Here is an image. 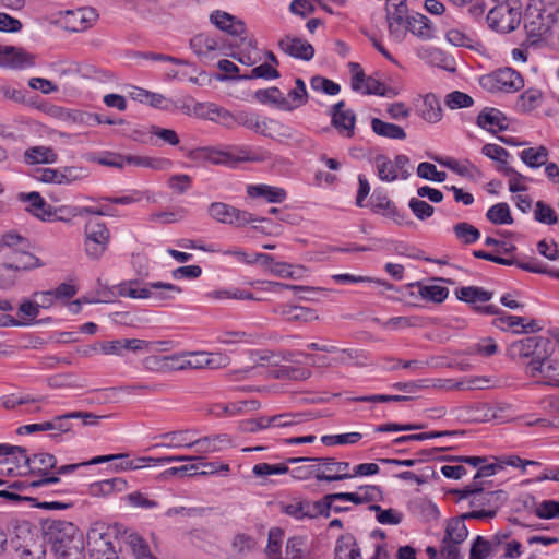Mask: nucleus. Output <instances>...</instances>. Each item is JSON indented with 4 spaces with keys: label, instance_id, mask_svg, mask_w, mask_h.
I'll return each instance as SVG.
<instances>
[{
    "label": "nucleus",
    "instance_id": "f257e3e1",
    "mask_svg": "<svg viewBox=\"0 0 559 559\" xmlns=\"http://www.w3.org/2000/svg\"><path fill=\"white\" fill-rule=\"evenodd\" d=\"M526 45H545L559 50V7L548 0L526 5Z\"/></svg>",
    "mask_w": 559,
    "mask_h": 559
},
{
    "label": "nucleus",
    "instance_id": "f03ea898",
    "mask_svg": "<svg viewBox=\"0 0 559 559\" xmlns=\"http://www.w3.org/2000/svg\"><path fill=\"white\" fill-rule=\"evenodd\" d=\"M554 344L547 333L526 336V376L536 382L552 385L559 365L551 359Z\"/></svg>",
    "mask_w": 559,
    "mask_h": 559
},
{
    "label": "nucleus",
    "instance_id": "7ed1b4c3",
    "mask_svg": "<svg viewBox=\"0 0 559 559\" xmlns=\"http://www.w3.org/2000/svg\"><path fill=\"white\" fill-rule=\"evenodd\" d=\"M370 163L378 178L383 182L407 180L411 176V162L404 154H397L394 159L384 154H378L370 159Z\"/></svg>",
    "mask_w": 559,
    "mask_h": 559
},
{
    "label": "nucleus",
    "instance_id": "20e7f679",
    "mask_svg": "<svg viewBox=\"0 0 559 559\" xmlns=\"http://www.w3.org/2000/svg\"><path fill=\"white\" fill-rule=\"evenodd\" d=\"M44 533L53 552L70 548L75 542H84L83 534L72 523L66 520H52L45 523Z\"/></svg>",
    "mask_w": 559,
    "mask_h": 559
},
{
    "label": "nucleus",
    "instance_id": "39448f33",
    "mask_svg": "<svg viewBox=\"0 0 559 559\" xmlns=\"http://www.w3.org/2000/svg\"><path fill=\"white\" fill-rule=\"evenodd\" d=\"M84 234V246L87 257L93 260H98L104 254L109 243V229L105 223L90 219L85 224Z\"/></svg>",
    "mask_w": 559,
    "mask_h": 559
},
{
    "label": "nucleus",
    "instance_id": "423d86ee",
    "mask_svg": "<svg viewBox=\"0 0 559 559\" xmlns=\"http://www.w3.org/2000/svg\"><path fill=\"white\" fill-rule=\"evenodd\" d=\"M480 84L491 92L513 93L523 86L524 80L514 69L502 68L481 76Z\"/></svg>",
    "mask_w": 559,
    "mask_h": 559
},
{
    "label": "nucleus",
    "instance_id": "0eeeda50",
    "mask_svg": "<svg viewBox=\"0 0 559 559\" xmlns=\"http://www.w3.org/2000/svg\"><path fill=\"white\" fill-rule=\"evenodd\" d=\"M522 21L521 7H512L500 2L487 14V22L490 28L500 33H510L514 31Z\"/></svg>",
    "mask_w": 559,
    "mask_h": 559
},
{
    "label": "nucleus",
    "instance_id": "6e6552de",
    "mask_svg": "<svg viewBox=\"0 0 559 559\" xmlns=\"http://www.w3.org/2000/svg\"><path fill=\"white\" fill-rule=\"evenodd\" d=\"M207 214L218 223L235 225L237 227L262 221L247 211L236 209L224 202L211 203L207 209Z\"/></svg>",
    "mask_w": 559,
    "mask_h": 559
},
{
    "label": "nucleus",
    "instance_id": "1a4fd4ad",
    "mask_svg": "<svg viewBox=\"0 0 559 559\" xmlns=\"http://www.w3.org/2000/svg\"><path fill=\"white\" fill-rule=\"evenodd\" d=\"M87 176L82 167L68 166L62 168H44L37 170L36 178L45 183L71 185Z\"/></svg>",
    "mask_w": 559,
    "mask_h": 559
},
{
    "label": "nucleus",
    "instance_id": "9d476101",
    "mask_svg": "<svg viewBox=\"0 0 559 559\" xmlns=\"http://www.w3.org/2000/svg\"><path fill=\"white\" fill-rule=\"evenodd\" d=\"M352 73V88L366 95L388 96V87L372 76H366L360 64L356 62L349 63Z\"/></svg>",
    "mask_w": 559,
    "mask_h": 559
},
{
    "label": "nucleus",
    "instance_id": "9b49d317",
    "mask_svg": "<svg viewBox=\"0 0 559 559\" xmlns=\"http://www.w3.org/2000/svg\"><path fill=\"white\" fill-rule=\"evenodd\" d=\"M312 462H318L319 466L317 480L337 481L352 478V466L348 462H338L333 457H316Z\"/></svg>",
    "mask_w": 559,
    "mask_h": 559
},
{
    "label": "nucleus",
    "instance_id": "f8f14e48",
    "mask_svg": "<svg viewBox=\"0 0 559 559\" xmlns=\"http://www.w3.org/2000/svg\"><path fill=\"white\" fill-rule=\"evenodd\" d=\"M86 543L92 559H110V557L117 555L109 535L102 528H90L86 534Z\"/></svg>",
    "mask_w": 559,
    "mask_h": 559
},
{
    "label": "nucleus",
    "instance_id": "ddd939ff",
    "mask_svg": "<svg viewBox=\"0 0 559 559\" xmlns=\"http://www.w3.org/2000/svg\"><path fill=\"white\" fill-rule=\"evenodd\" d=\"M98 15L92 8L68 10L61 16V23L69 32H84L97 20Z\"/></svg>",
    "mask_w": 559,
    "mask_h": 559
},
{
    "label": "nucleus",
    "instance_id": "4468645a",
    "mask_svg": "<svg viewBox=\"0 0 559 559\" xmlns=\"http://www.w3.org/2000/svg\"><path fill=\"white\" fill-rule=\"evenodd\" d=\"M17 200L26 203L25 211L40 221L46 222L55 219L53 207L48 204L38 192H20Z\"/></svg>",
    "mask_w": 559,
    "mask_h": 559
},
{
    "label": "nucleus",
    "instance_id": "2eb2a0df",
    "mask_svg": "<svg viewBox=\"0 0 559 559\" xmlns=\"http://www.w3.org/2000/svg\"><path fill=\"white\" fill-rule=\"evenodd\" d=\"M394 12L389 10V36L395 43H402L406 34L408 32L407 17H405V13L407 11V7L405 2L393 3Z\"/></svg>",
    "mask_w": 559,
    "mask_h": 559
},
{
    "label": "nucleus",
    "instance_id": "dca6fc26",
    "mask_svg": "<svg viewBox=\"0 0 559 559\" xmlns=\"http://www.w3.org/2000/svg\"><path fill=\"white\" fill-rule=\"evenodd\" d=\"M280 49L296 59H301L309 61L314 56V48L307 40L295 37V36H285L278 41Z\"/></svg>",
    "mask_w": 559,
    "mask_h": 559
},
{
    "label": "nucleus",
    "instance_id": "f3484780",
    "mask_svg": "<svg viewBox=\"0 0 559 559\" xmlns=\"http://www.w3.org/2000/svg\"><path fill=\"white\" fill-rule=\"evenodd\" d=\"M332 123L343 136L352 138L354 135L356 116L353 110L345 109L343 100L336 103L332 108Z\"/></svg>",
    "mask_w": 559,
    "mask_h": 559
},
{
    "label": "nucleus",
    "instance_id": "a211bd4d",
    "mask_svg": "<svg viewBox=\"0 0 559 559\" xmlns=\"http://www.w3.org/2000/svg\"><path fill=\"white\" fill-rule=\"evenodd\" d=\"M370 206L374 213L390 217L397 224H401L404 219V214L401 213L388 195L379 189L373 191L370 199Z\"/></svg>",
    "mask_w": 559,
    "mask_h": 559
},
{
    "label": "nucleus",
    "instance_id": "6ab92c4d",
    "mask_svg": "<svg viewBox=\"0 0 559 559\" xmlns=\"http://www.w3.org/2000/svg\"><path fill=\"white\" fill-rule=\"evenodd\" d=\"M228 148L231 155L233 167L239 163H260L270 158V153L261 147L228 145Z\"/></svg>",
    "mask_w": 559,
    "mask_h": 559
},
{
    "label": "nucleus",
    "instance_id": "aec40b11",
    "mask_svg": "<svg viewBox=\"0 0 559 559\" xmlns=\"http://www.w3.org/2000/svg\"><path fill=\"white\" fill-rule=\"evenodd\" d=\"M417 115L428 123H438L441 121L443 112L439 98L432 93L421 97L420 104L416 108Z\"/></svg>",
    "mask_w": 559,
    "mask_h": 559
},
{
    "label": "nucleus",
    "instance_id": "412c9836",
    "mask_svg": "<svg viewBox=\"0 0 559 559\" xmlns=\"http://www.w3.org/2000/svg\"><path fill=\"white\" fill-rule=\"evenodd\" d=\"M210 20L218 29L231 36H240L246 31L245 23L241 20L224 11L213 12Z\"/></svg>",
    "mask_w": 559,
    "mask_h": 559
},
{
    "label": "nucleus",
    "instance_id": "4be33fe9",
    "mask_svg": "<svg viewBox=\"0 0 559 559\" xmlns=\"http://www.w3.org/2000/svg\"><path fill=\"white\" fill-rule=\"evenodd\" d=\"M260 407V403L255 400H245L230 403H217L211 407L214 416H237L248 411H255Z\"/></svg>",
    "mask_w": 559,
    "mask_h": 559
},
{
    "label": "nucleus",
    "instance_id": "5701e85b",
    "mask_svg": "<svg viewBox=\"0 0 559 559\" xmlns=\"http://www.w3.org/2000/svg\"><path fill=\"white\" fill-rule=\"evenodd\" d=\"M229 443L230 440L226 435L195 438L194 433L192 438V448H194L195 452L201 455L219 452L227 448Z\"/></svg>",
    "mask_w": 559,
    "mask_h": 559
},
{
    "label": "nucleus",
    "instance_id": "b1692460",
    "mask_svg": "<svg viewBox=\"0 0 559 559\" xmlns=\"http://www.w3.org/2000/svg\"><path fill=\"white\" fill-rule=\"evenodd\" d=\"M499 555V534L490 539L477 536L471 547L469 559H488Z\"/></svg>",
    "mask_w": 559,
    "mask_h": 559
},
{
    "label": "nucleus",
    "instance_id": "393cba45",
    "mask_svg": "<svg viewBox=\"0 0 559 559\" xmlns=\"http://www.w3.org/2000/svg\"><path fill=\"white\" fill-rule=\"evenodd\" d=\"M260 340V334L247 331L222 330L216 335V343L226 346L257 344Z\"/></svg>",
    "mask_w": 559,
    "mask_h": 559
},
{
    "label": "nucleus",
    "instance_id": "a878e982",
    "mask_svg": "<svg viewBox=\"0 0 559 559\" xmlns=\"http://www.w3.org/2000/svg\"><path fill=\"white\" fill-rule=\"evenodd\" d=\"M3 62L13 69H28L35 66V56L22 48L5 47L3 50Z\"/></svg>",
    "mask_w": 559,
    "mask_h": 559
},
{
    "label": "nucleus",
    "instance_id": "bb28decb",
    "mask_svg": "<svg viewBox=\"0 0 559 559\" xmlns=\"http://www.w3.org/2000/svg\"><path fill=\"white\" fill-rule=\"evenodd\" d=\"M247 194L250 198H263L269 203H282L287 198V192L285 189L264 183L248 185Z\"/></svg>",
    "mask_w": 559,
    "mask_h": 559
},
{
    "label": "nucleus",
    "instance_id": "cd10ccee",
    "mask_svg": "<svg viewBox=\"0 0 559 559\" xmlns=\"http://www.w3.org/2000/svg\"><path fill=\"white\" fill-rule=\"evenodd\" d=\"M486 311L488 313H496L498 317H496L492 320V324L500 329L501 331H510L513 334H521L524 332V320L521 317L511 316L507 312H499L498 310H495L493 306L486 307Z\"/></svg>",
    "mask_w": 559,
    "mask_h": 559
},
{
    "label": "nucleus",
    "instance_id": "c85d7f7f",
    "mask_svg": "<svg viewBox=\"0 0 559 559\" xmlns=\"http://www.w3.org/2000/svg\"><path fill=\"white\" fill-rule=\"evenodd\" d=\"M23 464L28 467L31 473H38L44 476L48 472L56 467L57 460L52 454L49 453H37L33 456L27 455V451L23 455Z\"/></svg>",
    "mask_w": 559,
    "mask_h": 559
},
{
    "label": "nucleus",
    "instance_id": "c756f323",
    "mask_svg": "<svg viewBox=\"0 0 559 559\" xmlns=\"http://www.w3.org/2000/svg\"><path fill=\"white\" fill-rule=\"evenodd\" d=\"M504 121L506 118L502 112L496 108L486 107L477 117L478 127L490 133H497L498 131L506 129L507 126Z\"/></svg>",
    "mask_w": 559,
    "mask_h": 559
},
{
    "label": "nucleus",
    "instance_id": "7c9ffc66",
    "mask_svg": "<svg viewBox=\"0 0 559 559\" xmlns=\"http://www.w3.org/2000/svg\"><path fill=\"white\" fill-rule=\"evenodd\" d=\"M194 431L192 430H176L159 436L160 442L155 447L167 449H182L192 448V438Z\"/></svg>",
    "mask_w": 559,
    "mask_h": 559
},
{
    "label": "nucleus",
    "instance_id": "2f4dec72",
    "mask_svg": "<svg viewBox=\"0 0 559 559\" xmlns=\"http://www.w3.org/2000/svg\"><path fill=\"white\" fill-rule=\"evenodd\" d=\"M360 548L352 534L341 535L335 544L334 559H360Z\"/></svg>",
    "mask_w": 559,
    "mask_h": 559
},
{
    "label": "nucleus",
    "instance_id": "473e14b6",
    "mask_svg": "<svg viewBox=\"0 0 559 559\" xmlns=\"http://www.w3.org/2000/svg\"><path fill=\"white\" fill-rule=\"evenodd\" d=\"M127 487L128 483L126 479L116 477L91 484L90 493L93 497H108L116 492L124 491Z\"/></svg>",
    "mask_w": 559,
    "mask_h": 559
},
{
    "label": "nucleus",
    "instance_id": "72a5a7b5",
    "mask_svg": "<svg viewBox=\"0 0 559 559\" xmlns=\"http://www.w3.org/2000/svg\"><path fill=\"white\" fill-rule=\"evenodd\" d=\"M408 32L421 40L433 38V27L431 21L420 13L407 16Z\"/></svg>",
    "mask_w": 559,
    "mask_h": 559
},
{
    "label": "nucleus",
    "instance_id": "f704fd0d",
    "mask_svg": "<svg viewBox=\"0 0 559 559\" xmlns=\"http://www.w3.org/2000/svg\"><path fill=\"white\" fill-rule=\"evenodd\" d=\"M190 47L197 55L207 57L210 53L221 50L223 41L212 35L199 34L191 38Z\"/></svg>",
    "mask_w": 559,
    "mask_h": 559
},
{
    "label": "nucleus",
    "instance_id": "c9c22d12",
    "mask_svg": "<svg viewBox=\"0 0 559 559\" xmlns=\"http://www.w3.org/2000/svg\"><path fill=\"white\" fill-rule=\"evenodd\" d=\"M102 200L112 204L130 205L146 200L148 203H155L156 198L148 190L130 189L126 190L119 197H103Z\"/></svg>",
    "mask_w": 559,
    "mask_h": 559
},
{
    "label": "nucleus",
    "instance_id": "e433bc0d",
    "mask_svg": "<svg viewBox=\"0 0 559 559\" xmlns=\"http://www.w3.org/2000/svg\"><path fill=\"white\" fill-rule=\"evenodd\" d=\"M181 293V288L171 283L151 282L148 283V298L157 302H166L175 299Z\"/></svg>",
    "mask_w": 559,
    "mask_h": 559
},
{
    "label": "nucleus",
    "instance_id": "4c0bfd02",
    "mask_svg": "<svg viewBox=\"0 0 559 559\" xmlns=\"http://www.w3.org/2000/svg\"><path fill=\"white\" fill-rule=\"evenodd\" d=\"M57 159V153L49 146H33L24 152V162L28 165L55 164Z\"/></svg>",
    "mask_w": 559,
    "mask_h": 559
},
{
    "label": "nucleus",
    "instance_id": "58836bf2",
    "mask_svg": "<svg viewBox=\"0 0 559 559\" xmlns=\"http://www.w3.org/2000/svg\"><path fill=\"white\" fill-rule=\"evenodd\" d=\"M318 416L312 412H302V413H285L275 416H271L272 427H293L300 425L306 421H310L316 419Z\"/></svg>",
    "mask_w": 559,
    "mask_h": 559
},
{
    "label": "nucleus",
    "instance_id": "ea45409f",
    "mask_svg": "<svg viewBox=\"0 0 559 559\" xmlns=\"http://www.w3.org/2000/svg\"><path fill=\"white\" fill-rule=\"evenodd\" d=\"M371 130L379 136L386 138L390 140H405V130L394 123L383 121L379 118L371 119Z\"/></svg>",
    "mask_w": 559,
    "mask_h": 559
},
{
    "label": "nucleus",
    "instance_id": "a19ab883",
    "mask_svg": "<svg viewBox=\"0 0 559 559\" xmlns=\"http://www.w3.org/2000/svg\"><path fill=\"white\" fill-rule=\"evenodd\" d=\"M284 100L287 103L284 111L295 110L308 102V93L302 79L295 80V87L286 96L284 95Z\"/></svg>",
    "mask_w": 559,
    "mask_h": 559
},
{
    "label": "nucleus",
    "instance_id": "79ce46f5",
    "mask_svg": "<svg viewBox=\"0 0 559 559\" xmlns=\"http://www.w3.org/2000/svg\"><path fill=\"white\" fill-rule=\"evenodd\" d=\"M116 294L120 297H128L132 299H147L148 298V283L142 284L140 281H126L115 287Z\"/></svg>",
    "mask_w": 559,
    "mask_h": 559
},
{
    "label": "nucleus",
    "instance_id": "37998d69",
    "mask_svg": "<svg viewBox=\"0 0 559 559\" xmlns=\"http://www.w3.org/2000/svg\"><path fill=\"white\" fill-rule=\"evenodd\" d=\"M417 294L424 300L440 304L449 296V289L438 283H417Z\"/></svg>",
    "mask_w": 559,
    "mask_h": 559
},
{
    "label": "nucleus",
    "instance_id": "c03bdc74",
    "mask_svg": "<svg viewBox=\"0 0 559 559\" xmlns=\"http://www.w3.org/2000/svg\"><path fill=\"white\" fill-rule=\"evenodd\" d=\"M459 300L467 304L486 302L492 298V293L478 286H464L455 290Z\"/></svg>",
    "mask_w": 559,
    "mask_h": 559
},
{
    "label": "nucleus",
    "instance_id": "a18cd8bd",
    "mask_svg": "<svg viewBox=\"0 0 559 559\" xmlns=\"http://www.w3.org/2000/svg\"><path fill=\"white\" fill-rule=\"evenodd\" d=\"M144 135L146 139H143L142 141L151 144H154L153 138H156L163 143L171 146H176L180 142V139L175 130L162 128L155 124L150 126Z\"/></svg>",
    "mask_w": 559,
    "mask_h": 559
},
{
    "label": "nucleus",
    "instance_id": "49530a36",
    "mask_svg": "<svg viewBox=\"0 0 559 559\" xmlns=\"http://www.w3.org/2000/svg\"><path fill=\"white\" fill-rule=\"evenodd\" d=\"M70 418H83L85 425H94L97 421V416L91 414V413H83V412H72L64 414L62 416H57L53 418V420L49 421L51 426V430H58L61 432H67L70 430L68 420Z\"/></svg>",
    "mask_w": 559,
    "mask_h": 559
},
{
    "label": "nucleus",
    "instance_id": "de8ad7c7",
    "mask_svg": "<svg viewBox=\"0 0 559 559\" xmlns=\"http://www.w3.org/2000/svg\"><path fill=\"white\" fill-rule=\"evenodd\" d=\"M255 98L263 105H272L281 110H284V107L287 104L284 100V94L282 93V91L275 86L258 90L255 92Z\"/></svg>",
    "mask_w": 559,
    "mask_h": 559
},
{
    "label": "nucleus",
    "instance_id": "09e8293b",
    "mask_svg": "<svg viewBox=\"0 0 559 559\" xmlns=\"http://www.w3.org/2000/svg\"><path fill=\"white\" fill-rule=\"evenodd\" d=\"M463 515L459 519H452L449 521L445 530V537L450 542L463 543L468 536V530L465 524Z\"/></svg>",
    "mask_w": 559,
    "mask_h": 559
},
{
    "label": "nucleus",
    "instance_id": "8fccbe9b",
    "mask_svg": "<svg viewBox=\"0 0 559 559\" xmlns=\"http://www.w3.org/2000/svg\"><path fill=\"white\" fill-rule=\"evenodd\" d=\"M370 511L376 513L377 521L382 525H399L403 521V513L396 509H383L379 504H371Z\"/></svg>",
    "mask_w": 559,
    "mask_h": 559
},
{
    "label": "nucleus",
    "instance_id": "3c124183",
    "mask_svg": "<svg viewBox=\"0 0 559 559\" xmlns=\"http://www.w3.org/2000/svg\"><path fill=\"white\" fill-rule=\"evenodd\" d=\"M453 233L457 240L464 245L475 243L480 238V231L466 222L455 224L453 226Z\"/></svg>",
    "mask_w": 559,
    "mask_h": 559
},
{
    "label": "nucleus",
    "instance_id": "603ef678",
    "mask_svg": "<svg viewBox=\"0 0 559 559\" xmlns=\"http://www.w3.org/2000/svg\"><path fill=\"white\" fill-rule=\"evenodd\" d=\"M486 217L489 222L496 225H508L512 223L510 207L504 202L492 205L487 211Z\"/></svg>",
    "mask_w": 559,
    "mask_h": 559
},
{
    "label": "nucleus",
    "instance_id": "864d4df0",
    "mask_svg": "<svg viewBox=\"0 0 559 559\" xmlns=\"http://www.w3.org/2000/svg\"><path fill=\"white\" fill-rule=\"evenodd\" d=\"M206 160L214 165L233 167L231 155L228 145L223 147H207L203 150Z\"/></svg>",
    "mask_w": 559,
    "mask_h": 559
},
{
    "label": "nucleus",
    "instance_id": "5fc2aeb1",
    "mask_svg": "<svg viewBox=\"0 0 559 559\" xmlns=\"http://www.w3.org/2000/svg\"><path fill=\"white\" fill-rule=\"evenodd\" d=\"M533 217L536 222L544 225H554L558 222L556 211L547 203L537 201L533 209Z\"/></svg>",
    "mask_w": 559,
    "mask_h": 559
},
{
    "label": "nucleus",
    "instance_id": "6e6d98bb",
    "mask_svg": "<svg viewBox=\"0 0 559 559\" xmlns=\"http://www.w3.org/2000/svg\"><path fill=\"white\" fill-rule=\"evenodd\" d=\"M384 330L397 331L407 328L421 325V320L418 317H393L384 322L377 320Z\"/></svg>",
    "mask_w": 559,
    "mask_h": 559
},
{
    "label": "nucleus",
    "instance_id": "4d7b16f0",
    "mask_svg": "<svg viewBox=\"0 0 559 559\" xmlns=\"http://www.w3.org/2000/svg\"><path fill=\"white\" fill-rule=\"evenodd\" d=\"M287 128L284 127L281 122L270 119V118H260L259 127H257L255 132L260 133L264 136L276 138L286 135Z\"/></svg>",
    "mask_w": 559,
    "mask_h": 559
},
{
    "label": "nucleus",
    "instance_id": "13d9d810",
    "mask_svg": "<svg viewBox=\"0 0 559 559\" xmlns=\"http://www.w3.org/2000/svg\"><path fill=\"white\" fill-rule=\"evenodd\" d=\"M310 501L294 500L282 507L283 513L294 518L295 520L310 519Z\"/></svg>",
    "mask_w": 559,
    "mask_h": 559
},
{
    "label": "nucleus",
    "instance_id": "bf43d9fd",
    "mask_svg": "<svg viewBox=\"0 0 559 559\" xmlns=\"http://www.w3.org/2000/svg\"><path fill=\"white\" fill-rule=\"evenodd\" d=\"M522 545L518 540H509L508 534H499V555L506 559L519 558L522 554Z\"/></svg>",
    "mask_w": 559,
    "mask_h": 559
},
{
    "label": "nucleus",
    "instance_id": "052dcab7",
    "mask_svg": "<svg viewBox=\"0 0 559 559\" xmlns=\"http://www.w3.org/2000/svg\"><path fill=\"white\" fill-rule=\"evenodd\" d=\"M123 500L132 508L151 510L159 507L156 500L151 499L146 493L141 491L130 492L123 497Z\"/></svg>",
    "mask_w": 559,
    "mask_h": 559
},
{
    "label": "nucleus",
    "instance_id": "680f3d73",
    "mask_svg": "<svg viewBox=\"0 0 559 559\" xmlns=\"http://www.w3.org/2000/svg\"><path fill=\"white\" fill-rule=\"evenodd\" d=\"M416 56L430 66H442L444 55L442 50L432 46H420L416 49Z\"/></svg>",
    "mask_w": 559,
    "mask_h": 559
},
{
    "label": "nucleus",
    "instance_id": "e2e57ef3",
    "mask_svg": "<svg viewBox=\"0 0 559 559\" xmlns=\"http://www.w3.org/2000/svg\"><path fill=\"white\" fill-rule=\"evenodd\" d=\"M362 438L360 432H347L341 435H324L321 437V442L324 445H342V444H355Z\"/></svg>",
    "mask_w": 559,
    "mask_h": 559
},
{
    "label": "nucleus",
    "instance_id": "0e129e2a",
    "mask_svg": "<svg viewBox=\"0 0 559 559\" xmlns=\"http://www.w3.org/2000/svg\"><path fill=\"white\" fill-rule=\"evenodd\" d=\"M417 175L423 179L435 182H443L447 178L444 171H439L436 165L428 162H423L417 166Z\"/></svg>",
    "mask_w": 559,
    "mask_h": 559
},
{
    "label": "nucleus",
    "instance_id": "69168bd1",
    "mask_svg": "<svg viewBox=\"0 0 559 559\" xmlns=\"http://www.w3.org/2000/svg\"><path fill=\"white\" fill-rule=\"evenodd\" d=\"M289 472L285 464L258 463L252 467V474L257 477H266L271 475H284Z\"/></svg>",
    "mask_w": 559,
    "mask_h": 559
},
{
    "label": "nucleus",
    "instance_id": "338daca9",
    "mask_svg": "<svg viewBox=\"0 0 559 559\" xmlns=\"http://www.w3.org/2000/svg\"><path fill=\"white\" fill-rule=\"evenodd\" d=\"M548 159V150L545 146L526 148V166L537 168L545 165Z\"/></svg>",
    "mask_w": 559,
    "mask_h": 559
},
{
    "label": "nucleus",
    "instance_id": "774afa93",
    "mask_svg": "<svg viewBox=\"0 0 559 559\" xmlns=\"http://www.w3.org/2000/svg\"><path fill=\"white\" fill-rule=\"evenodd\" d=\"M534 513L539 519H555L559 515V502L543 500L535 506Z\"/></svg>",
    "mask_w": 559,
    "mask_h": 559
}]
</instances>
